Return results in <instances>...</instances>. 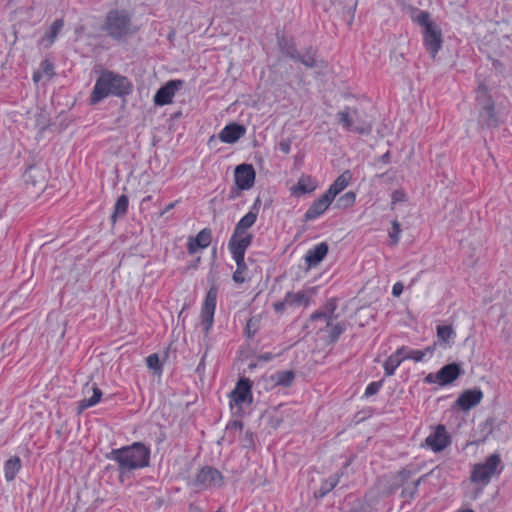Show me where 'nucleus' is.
Masks as SVG:
<instances>
[{
	"label": "nucleus",
	"instance_id": "f257e3e1",
	"mask_svg": "<svg viewBox=\"0 0 512 512\" xmlns=\"http://www.w3.org/2000/svg\"><path fill=\"white\" fill-rule=\"evenodd\" d=\"M107 458L116 461L120 472L124 473L148 466L150 450L144 444L137 442L131 446L113 449Z\"/></svg>",
	"mask_w": 512,
	"mask_h": 512
},
{
	"label": "nucleus",
	"instance_id": "f03ea898",
	"mask_svg": "<svg viewBox=\"0 0 512 512\" xmlns=\"http://www.w3.org/2000/svg\"><path fill=\"white\" fill-rule=\"evenodd\" d=\"M131 91V85L127 78L111 71L103 72L97 79L90 96L92 105L99 103L109 95L122 96Z\"/></svg>",
	"mask_w": 512,
	"mask_h": 512
},
{
	"label": "nucleus",
	"instance_id": "7ed1b4c3",
	"mask_svg": "<svg viewBox=\"0 0 512 512\" xmlns=\"http://www.w3.org/2000/svg\"><path fill=\"white\" fill-rule=\"evenodd\" d=\"M415 21L423 27V42L426 50L434 59L442 47V32L439 26L430 19V14L420 11Z\"/></svg>",
	"mask_w": 512,
	"mask_h": 512
},
{
	"label": "nucleus",
	"instance_id": "20e7f679",
	"mask_svg": "<svg viewBox=\"0 0 512 512\" xmlns=\"http://www.w3.org/2000/svg\"><path fill=\"white\" fill-rule=\"evenodd\" d=\"M476 101L480 107L479 123L487 128L498 127L499 117L495 104L484 84H480L476 91Z\"/></svg>",
	"mask_w": 512,
	"mask_h": 512
},
{
	"label": "nucleus",
	"instance_id": "39448f33",
	"mask_svg": "<svg viewBox=\"0 0 512 512\" xmlns=\"http://www.w3.org/2000/svg\"><path fill=\"white\" fill-rule=\"evenodd\" d=\"M131 17L124 10H111L108 12L104 29L113 39H121L130 33Z\"/></svg>",
	"mask_w": 512,
	"mask_h": 512
},
{
	"label": "nucleus",
	"instance_id": "423d86ee",
	"mask_svg": "<svg viewBox=\"0 0 512 512\" xmlns=\"http://www.w3.org/2000/svg\"><path fill=\"white\" fill-rule=\"evenodd\" d=\"M501 463L500 456L498 454L490 455L484 463H478L474 465L470 480L473 483L481 484L486 486L491 478L499 473L497 471L498 466Z\"/></svg>",
	"mask_w": 512,
	"mask_h": 512
},
{
	"label": "nucleus",
	"instance_id": "0eeeda50",
	"mask_svg": "<svg viewBox=\"0 0 512 512\" xmlns=\"http://www.w3.org/2000/svg\"><path fill=\"white\" fill-rule=\"evenodd\" d=\"M358 109L355 107H345L337 113L338 123L343 129L347 131H354L358 134H370L372 131V124L369 122L355 123V119L358 118Z\"/></svg>",
	"mask_w": 512,
	"mask_h": 512
},
{
	"label": "nucleus",
	"instance_id": "6e6552de",
	"mask_svg": "<svg viewBox=\"0 0 512 512\" xmlns=\"http://www.w3.org/2000/svg\"><path fill=\"white\" fill-rule=\"evenodd\" d=\"M223 484V476L220 471L213 467H204L196 475L193 486L196 491L208 488H218Z\"/></svg>",
	"mask_w": 512,
	"mask_h": 512
},
{
	"label": "nucleus",
	"instance_id": "1a4fd4ad",
	"mask_svg": "<svg viewBox=\"0 0 512 512\" xmlns=\"http://www.w3.org/2000/svg\"><path fill=\"white\" fill-rule=\"evenodd\" d=\"M257 219V212L249 211L245 216H243L239 222L236 224L233 235L231 236L228 246H235L237 243H240L241 240L245 241L248 239L247 247L250 246L252 242V234L247 233L246 230L254 225Z\"/></svg>",
	"mask_w": 512,
	"mask_h": 512
},
{
	"label": "nucleus",
	"instance_id": "9d476101",
	"mask_svg": "<svg viewBox=\"0 0 512 512\" xmlns=\"http://www.w3.org/2000/svg\"><path fill=\"white\" fill-rule=\"evenodd\" d=\"M47 174V169L44 165L29 166L23 174L27 188L35 193L43 191L46 187Z\"/></svg>",
	"mask_w": 512,
	"mask_h": 512
},
{
	"label": "nucleus",
	"instance_id": "9b49d317",
	"mask_svg": "<svg viewBox=\"0 0 512 512\" xmlns=\"http://www.w3.org/2000/svg\"><path fill=\"white\" fill-rule=\"evenodd\" d=\"M247 243L248 239L245 241L241 240L240 243H237L235 246H228L237 265L236 271L233 274V280L236 283H243L245 281L243 274L247 270V265L244 260L245 251L248 248Z\"/></svg>",
	"mask_w": 512,
	"mask_h": 512
},
{
	"label": "nucleus",
	"instance_id": "f8f14e48",
	"mask_svg": "<svg viewBox=\"0 0 512 512\" xmlns=\"http://www.w3.org/2000/svg\"><path fill=\"white\" fill-rule=\"evenodd\" d=\"M235 182L239 189L248 190L254 185L255 170L250 164H240L235 168Z\"/></svg>",
	"mask_w": 512,
	"mask_h": 512
},
{
	"label": "nucleus",
	"instance_id": "ddd939ff",
	"mask_svg": "<svg viewBox=\"0 0 512 512\" xmlns=\"http://www.w3.org/2000/svg\"><path fill=\"white\" fill-rule=\"evenodd\" d=\"M183 86L181 80H170L162 86L154 96V103L159 106H164L172 103V99L178 89Z\"/></svg>",
	"mask_w": 512,
	"mask_h": 512
},
{
	"label": "nucleus",
	"instance_id": "4468645a",
	"mask_svg": "<svg viewBox=\"0 0 512 512\" xmlns=\"http://www.w3.org/2000/svg\"><path fill=\"white\" fill-rule=\"evenodd\" d=\"M425 444L431 448L434 452L444 450L450 444V437L446 432L444 425H438L433 433H431L426 439Z\"/></svg>",
	"mask_w": 512,
	"mask_h": 512
},
{
	"label": "nucleus",
	"instance_id": "2eb2a0df",
	"mask_svg": "<svg viewBox=\"0 0 512 512\" xmlns=\"http://www.w3.org/2000/svg\"><path fill=\"white\" fill-rule=\"evenodd\" d=\"M216 299H217V290L215 288H211L205 299V303L202 309L201 317H202V325L204 326V330L207 332L213 324V317L216 308Z\"/></svg>",
	"mask_w": 512,
	"mask_h": 512
},
{
	"label": "nucleus",
	"instance_id": "dca6fc26",
	"mask_svg": "<svg viewBox=\"0 0 512 512\" xmlns=\"http://www.w3.org/2000/svg\"><path fill=\"white\" fill-rule=\"evenodd\" d=\"M483 393L479 388L468 389L457 398L455 405L462 411H469L476 407L482 400Z\"/></svg>",
	"mask_w": 512,
	"mask_h": 512
},
{
	"label": "nucleus",
	"instance_id": "f3484780",
	"mask_svg": "<svg viewBox=\"0 0 512 512\" xmlns=\"http://www.w3.org/2000/svg\"><path fill=\"white\" fill-rule=\"evenodd\" d=\"M231 406L235 405L241 408L244 403L251 402V386L248 379H242L230 394Z\"/></svg>",
	"mask_w": 512,
	"mask_h": 512
},
{
	"label": "nucleus",
	"instance_id": "a211bd4d",
	"mask_svg": "<svg viewBox=\"0 0 512 512\" xmlns=\"http://www.w3.org/2000/svg\"><path fill=\"white\" fill-rule=\"evenodd\" d=\"M332 201L333 200L326 193H324L307 209L304 215L305 220L310 221L322 215L328 209Z\"/></svg>",
	"mask_w": 512,
	"mask_h": 512
},
{
	"label": "nucleus",
	"instance_id": "6ab92c4d",
	"mask_svg": "<svg viewBox=\"0 0 512 512\" xmlns=\"http://www.w3.org/2000/svg\"><path fill=\"white\" fill-rule=\"evenodd\" d=\"M245 132L246 129L244 126L231 123L221 130L219 133V139L224 143L232 144L239 140Z\"/></svg>",
	"mask_w": 512,
	"mask_h": 512
},
{
	"label": "nucleus",
	"instance_id": "aec40b11",
	"mask_svg": "<svg viewBox=\"0 0 512 512\" xmlns=\"http://www.w3.org/2000/svg\"><path fill=\"white\" fill-rule=\"evenodd\" d=\"M463 373L461 367L457 363H451L443 366L438 371L440 378V386H446L454 382Z\"/></svg>",
	"mask_w": 512,
	"mask_h": 512
},
{
	"label": "nucleus",
	"instance_id": "412c9836",
	"mask_svg": "<svg viewBox=\"0 0 512 512\" xmlns=\"http://www.w3.org/2000/svg\"><path fill=\"white\" fill-rule=\"evenodd\" d=\"M328 245L325 242H322L316 245L314 248L308 250L305 256V261L309 267L317 266L327 255L328 253Z\"/></svg>",
	"mask_w": 512,
	"mask_h": 512
},
{
	"label": "nucleus",
	"instance_id": "4be33fe9",
	"mask_svg": "<svg viewBox=\"0 0 512 512\" xmlns=\"http://www.w3.org/2000/svg\"><path fill=\"white\" fill-rule=\"evenodd\" d=\"M337 309V300L335 298L329 299L324 305V311L315 312L311 315L310 319H325L327 321V326L331 325V321L337 319L338 315H335V311Z\"/></svg>",
	"mask_w": 512,
	"mask_h": 512
},
{
	"label": "nucleus",
	"instance_id": "5701e85b",
	"mask_svg": "<svg viewBox=\"0 0 512 512\" xmlns=\"http://www.w3.org/2000/svg\"><path fill=\"white\" fill-rule=\"evenodd\" d=\"M352 176L350 171H344L340 176L336 178L333 184L325 192L332 200L342 192L349 184Z\"/></svg>",
	"mask_w": 512,
	"mask_h": 512
},
{
	"label": "nucleus",
	"instance_id": "b1692460",
	"mask_svg": "<svg viewBox=\"0 0 512 512\" xmlns=\"http://www.w3.org/2000/svg\"><path fill=\"white\" fill-rule=\"evenodd\" d=\"M316 189L315 181L308 175H302L297 184L291 188V193L295 196L311 193Z\"/></svg>",
	"mask_w": 512,
	"mask_h": 512
},
{
	"label": "nucleus",
	"instance_id": "393cba45",
	"mask_svg": "<svg viewBox=\"0 0 512 512\" xmlns=\"http://www.w3.org/2000/svg\"><path fill=\"white\" fill-rule=\"evenodd\" d=\"M405 351L406 347L402 346L387 358L384 363V370L387 376H392L397 367L404 361L403 353Z\"/></svg>",
	"mask_w": 512,
	"mask_h": 512
},
{
	"label": "nucleus",
	"instance_id": "a878e982",
	"mask_svg": "<svg viewBox=\"0 0 512 512\" xmlns=\"http://www.w3.org/2000/svg\"><path fill=\"white\" fill-rule=\"evenodd\" d=\"M89 391H92L93 395L90 398H85L79 402V412H82L83 410L96 405L101 399L102 391L96 386V384H93L90 387L87 383L84 388V393H88Z\"/></svg>",
	"mask_w": 512,
	"mask_h": 512
},
{
	"label": "nucleus",
	"instance_id": "bb28decb",
	"mask_svg": "<svg viewBox=\"0 0 512 512\" xmlns=\"http://www.w3.org/2000/svg\"><path fill=\"white\" fill-rule=\"evenodd\" d=\"M309 302L310 295L307 291L288 292L285 295V303H288V307L308 306Z\"/></svg>",
	"mask_w": 512,
	"mask_h": 512
},
{
	"label": "nucleus",
	"instance_id": "cd10ccee",
	"mask_svg": "<svg viewBox=\"0 0 512 512\" xmlns=\"http://www.w3.org/2000/svg\"><path fill=\"white\" fill-rule=\"evenodd\" d=\"M21 468V460L18 456H13L9 458L4 465L5 470V479L10 482L14 480L16 474L19 472Z\"/></svg>",
	"mask_w": 512,
	"mask_h": 512
},
{
	"label": "nucleus",
	"instance_id": "c85d7f7f",
	"mask_svg": "<svg viewBox=\"0 0 512 512\" xmlns=\"http://www.w3.org/2000/svg\"><path fill=\"white\" fill-rule=\"evenodd\" d=\"M334 5L340 7L342 13H346L350 16V24L353 21L354 14L357 8V0H331V6Z\"/></svg>",
	"mask_w": 512,
	"mask_h": 512
},
{
	"label": "nucleus",
	"instance_id": "c756f323",
	"mask_svg": "<svg viewBox=\"0 0 512 512\" xmlns=\"http://www.w3.org/2000/svg\"><path fill=\"white\" fill-rule=\"evenodd\" d=\"M129 205V200L126 195H121L114 206V212L111 216L113 222L116 221L117 217H122L126 214Z\"/></svg>",
	"mask_w": 512,
	"mask_h": 512
},
{
	"label": "nucleus",
	"instance_id": "7c9ffc66",
	"mask_svg": "<svg viewBox=\"0 0 512 512\" xmlns=\"http://www.w3.org/2000/svg\"><path fill=\"white\" fill-rule=\"evenodd\" d=\"M339 482L338 475H333L329 477L321 487L314 493L316 498H323L326 496Z\"/></svg>",
	"mask_w": 512,
	"mask_h": 512
},
{
	"label": "nucleus",
	"instance_id": "2f4dec72",
	"mask_svg": "<svg viewBox=\"0 0 512 512\" xmlns=\"http://www.w3.org/2000/svg\"><path fill=\"white\" fill-rule=\"evenodd\" d=\"M455 336V332L450 325L437 326V338L441 344H448L449 341Z\"/></svg>",
	"mask_w": 512,
	"mask_h": 512
},
{
	"label": "nucleus",
	"instance_id": "473e14b6",
	"mask_svg": "<svg viewBox=\"0 0 512 512\" xmlns=\"http://www.w3.org/2000/svg\"><path fill=\"white\" fill-rule=\"evenodd\" d=\"M295 378V374L292 370L280 371L273 377L274 381L278 385L289 386Z\"/></svg>",
	"mask_w": 512,
	"mask_h": 512
},
{
	"label": "nucleus",
	"instance_id": "72a5a7b5",
	"mask_svg": "<svg viewBox=\"0 0 512 512\" xmlns=\"http://www.w3.org/2000/svg\"><path fill=\"white\" fill-rule=\"evenodd\" d=\"M279 46L282 54L292 59H296L298 57V51L292 42L285 39H281L279 41Z\"/></svg>",
	"mask_w": 512,
	"mask_h": 512
},
{
	"label": "nucleus",
	"instance_id": "f704fd0d",
	"mask_svg": "<svg viewBox=\"0 0 512 512\" xmlns=\"http://www.w3.org/2000/svg\"><path fill=\"white\" fill-rule=\"evenodd\" d=\"M63 26H64L63 19H56L52 23L49 32L45 36L48 39L49 44H52L55 41L56 37L58 36L59 32L62 30Z\"/></svg>",
	"mask_w": 512,
	"mask_h": 512
},
{
	"label": "nucleus",
	"instance_id": "c9c22d12",
	"mask_svg": "<svg viewBox=\"0 0 512 512\" xmlns=\"http://www.w3.org/2000/svg\"><path fill=\"white\" fill-rule=\"evenodd\" d=\"M35 122H36L35 125L39 129V131H43L44 129H46L49 126L50 117L46 111L40 109L35 114Z\"/></svg>",
	"mask_w": 512,
	"mask_h": 512
},
{
	"label": "nucleus",
	"instance_id": "e433bc0d",
	"mask_svg": "<svg viewBox=\"0 0 512 512\" xmlns=\"http://www.w3.org/2000/svg\"><path fill=\"white\" fill-rule=\"evenodd\" d=\"M331 328L329 338L331 342H335L339 336L344 332L346 329V325L343 322H338L336 324H333V321H331V325L329 326Z\"/></svg>",
	"mask_w": 512,
	"mask_h": 512
},
{
	"label": "nucleus",
	"instance_id": "4c0bfd02",
	"mask_svg": "<svg viewBox=\"0 0 512 512\" xmlns=\"http://www.w3.org/2000/svg\"><path fill=\"white\" fill-rule=\"evenodd\" d=\"M296 60L300 61L303 65L309 68L316 66L315 53L312 51V49H309L303 56L298 53Z\"/></svg>",
	"mask_w": 512,
	"mask_h": 512
},
{
	"label": "nucleus",
	"instance_id": "58836bf2",
	"mask_svg": "<svg viewBox=\"0 0 512 512\" xmlns=\"http://www.w3.org/2000/svg\"><path fill=\"white\" fill-rule=\"evenodd\" d=\"M201 248H206L211 242V231L207 228L202 229L195 237Z\"/></svg>",
	"mask_w": 512,
	"mask_h": 512
},
{
	"label": "nucleus",
	"instance_id": "ea45409f",
	"mask_svg": "<svg viewBox=\"0 0 512 512\" xmlns=\"http://www.w3.org/2000/svg\"><path fill=\"white\" fill-rule=\"evenodd\" d=\"M146 364L149 369L153 370L155 373H161V365L159 361V357L157 354H151L146 358Z\"/></svg>",
	"mask_w": 512,
	"mask_h": 512
},
{
	"label": "nucleus",
	"instance_id": "a19ab883",
	"mask_svg": "<svg viewBox=\"0 0 512 512\" xmlns=\"http://www.w3.org/2000/svg\"><path fill=\"white\" fill-rule=\"evenodd\" d=\"M404 360L405 359H411L415 362H421L424 360V353H422V350H412L406 348V351L403 353Z\"/></svg>",
	"mask_w": 512,
	"mask_h": 512
},
{
	"label": "nucleus",
	"instance_id": "79ce46f5",
	"mask_svg": "<svg viewBox=\"0 0 512 512\" xmlns=\"http://www.w3.org/2000/svg\"><path fill=\"white\" fill-rule=\"evenodd\" d=\"M401 233V226L397 220L392 222V231L389 233L392 245H396L399 242Z\"/></svg>",
	"mask_w": 512,
	"mask_h": 512
},
{
	"label": "nucleus",
	"instance_id": "37998d69",
	"mask_svg": "<svg viewBox=\"0 0 512 512\" xmlns=\"http://www.w3.org/2000/svg\"><path fill=\"white\" fill-rule=\"evenodd\" d=\"M40 71L49 80L54 75V66L49 60L42 61Z\"/></svg>",
	"mask_w": 512,
	"mask_h": 512
},
{
	"label": "nucleus",
	"instance_id": "c03bdc74",
	"mask_svg": "<svg viewBox=\"0 0 512 512\" xmlns=\"http://www.w3.org/2000/svg\"><path fill=\"white\" fill-rule=\"evenodd\" d=\"M355 199V193L349 191L340 197L339 202H341L344 207H349L354 204Z\"/></svg>",
	"mask_w": 512,
	"mask_h": 512
},
{
	"label": "nucleus",
	"instance_id": "a18cd8bd",
	"mask_svg": "<svg viewBox=\"0 0 512 512\" xmlns=\"http://www.w3.org/2000/svg\"><path fill=\"white\" fill-rule=\"evenodd\" d=\"M382 386V382L381 381H378V382H371L366 390H365V396L366 397H369V396H372V395H375L379 389L381 388Z\"/></svg>",
	"mask_w": 512,
	"mask_h": 512
},
{
	"label": "nucleus",
	"instance_id": "49530a36",
	"mask_svg": "<svg viewBox=\"0 0 512 512\" xmlns=\"http://www.w3.org/2000/svg\"><path fill=\"white\" fill-rule=\"evenodd\" d=\"M187 249L190 254H194L197 252V250L202 248L195 238H190L188 241Z\"/></svg>",
	"mask_w": 512,
	"mask_h": 512
},
{
	"label": "nucleus",
	"instance_id": "de8ad7c7",
	"mask_svg": "<svg viewBox=\"0 0 512 512\" xmlns=\"http://www.w3.org/2000/svg\"><path fill=\"white\" fill-rule=\"evenodd\" d=\"M424 382L427 383V384L438 383L440 385V378L438 376V372H436V373H429L424 378Z\"/></svg>",
	"mask_w": 512,
	"mask_h": 512
},
{
	"label": "nucleus",
	"instance_id": "09e8293b",
	"mask_svg": "<svg viewBox=\"0 0 512 512\" xmlns=\"http://www.w3.org/2000/svg\"><path fill=\"white\" fill-rule=\"evenodd\" d=\"M246 329H247L249 336L254 335L257 330L256 320H254L252 318L249 319L246 324Z\"/></svg>",
	"mask_w": 512,
	"mask_h": 512
},
{
	"label": "nucleus",
	"instance_id": "8fccbe9b",
	"mask_svg": "<svg viewBox=\"0 0 512 512\" xmlns=\"http://www.w3.org/2000/svg\"><path fill=\"white\" fill-rule=\"evenodd\" d=\"M287 306L288 303H285V298L282 301H278L273 304V308L276 313H283Z\"/></svg>",
	"mask_w": 512,
	"mask_h": 512
},
{
	"label": "nucleus",
	"instance_id": "3c124183",
	"mask_svg": "<svg viewBox=\"0 0 512 512\" xmlns=\"http://www.w3.org/2000/svg\"><path fill=\"white\" fill-rule=\"evenodd\" d=\"M403 292V284L400 282H397L392 287V295L395 297H399Z\"/></svg>",
	"mask_w": 512,
	"mask_h": 512
},
{
	"label": "nucleus",
	"instance_id": "603ef678",
	"mask_svg": "<svg viewBox=\"0 0 512 512\" xmlns=\"http://www.w3.org/2000/svg\"><path fill=\"white\" fill-rule=\"evenodd\" d=\"M437 345H438V343L435 342V343H433V345H430V346L426 347L424 350H422V353H424V358L426 356L431 357L433 355L434 351L436 350Z\"/></svg>",
	"mask_w": 512,
	"mask_h": 512
},
{
	"label": "nucleus",
	"instance_id": "864d4df0",
	"mask_svg": "<svg viewBox=\"0 0 512 512\" xmlns=\"http://www.w3.org/2000/svg\"><path fill=\"white\" fill-rule=\"evenodd\" d=\"M437 345H438V343L435 342V343H433V345H430V346L426 347L424 350H422V353H424V358L426 356L431 357L433 355L434 351L436 350Z\"/></svg>",
	"mask_w": 512,
	"mask_h": 512
},
{
	"label": "nucleus",
	"instance_id": "5fc2aeb1",
	"mask_svg": "<svg viewBox=\"0 0 512 512\" xmlns=\"http://www.w3.org/2000/svg\"><path fill=\"white\" fill-rule=\"evenodd\" d=\"M242 428H243V423L241 421H238V420H235V421L231 422L227 426L228 430H239V431H241Z\"/></svg>",
	"mask_w": 512,
	"mask_h": 512
},
{
	"label": "nucleus",
	"instance_id": "6e6d98bb",
	"mask_svg": "<svg viewBox=\"0 0 512 512\" xmlns=\"http://www.w3.org/2000/svg\"><path fill=\"white\" fill-rule=\"evenodd\" d=\"M280 150L284 153H289L290 151V142L289 141H281L279 144Z\"/></svg>",
	"mask_w": 512,
	"mask_h": 512
},
{
	"label": "nucleus",
	"instance_id": "4d7b16f0",
	"mask_svg": "<svg viewBox=\"0 0 512 512\" xmlns=\"http://www.w3.org/2000/svg\"><path fill=\"white\" fill-rule=\"evenodd\" d=\"M179 203V200H176L175 202H172L168 204L163 211L160 212L159 216H163L168 211L172 210L177 204Z\"/></svg>",
	"mask_w": 512,
	"mask_h": 512
},
{
	"label": "nucleus",
	"instance_id": "13d9d810",
	"mask_svg": "<svg viewBox=\"0 0 512 512\" xmlns=\"http://www.w3.org/2000/svg\"><path fill=\"white\" fill-rule=\"evenodd\" d=\"M43 76L44 75L42 74V72L40 70H38V71L34 72V74H33V81L35 83H37L42 79Z\"/></svg>",
	"mask_w": 512,
	"mask_h": 512
},
{
	"label": "nucleus",
	"instance_id": "bf43d9fd",
	"mask_svg": "<svg viewBox=\"0 0 512 512\" xmlns=\"http://www.w3.org/2000/svg\"><path fill=\"white\" fill-rule=\"evenodd\" d=\"M393 202L400 201L402 199V193L395 191L392 195Z\"/></svg>",
	"mask_w": 512,
	"mask_h": 512
},
{
	"label": "nucleus",
	"instance_id": "052dcab7",
	"mask_svg": "<svg viewBox=\"0 0 512 512\" xmlns=\"http://www.w3.org/2000/svg\"><path fill=\"white\" fill-rule=\"evenodd\" d=\"M259 359L263 360V361H269L272 359V355L270 353H265V354L260 355Z\"/></svg>",
	"mask_w": 512,
	"mask_h": 512
},
{
	"label": "nucleus",
	"instance_id": "680f3d73",
	"mask_svg": "<svg viewBox=\"0 0 512 512\" xmlns=\"http://www.w3.org/2000/svg\"><path fill=\"white\" fill-rule=\"evenodd\" d=\"M421 479H422V478L418 479L417 481H415V482L413 483V490H412V491H411V493H410V496H411V497H413L414 493L417 491V488H418V485H419V483H420Z\"/></svg>",
	"mask_w": 512,
	"mask_h": 512
},
{
	"label": "nucleus",
	"instance_id": "e2e57ef3",
	"mask_svg": "<svg viewBox=\"0 0 512 512\" xmlns=\"http://www.w3.org/2000/svg\"><path fill=\"white\" fill-rule=\"evenodd\" d=\"M260 204V199L257 198L251 211L257 212V206Z\"/></svg>",
	"mask_w": 512,
	"mask_h": 512
},
{
	"label": "nucleus",
	"instance_id": "0e129e2a",
	"mask_svg": "<svg viewBox=\"0 0 512 512\" xmlns=\"http://www.w3.org/2000/svg\"><path fill=\"white\" fill-rule=\"evenodd\" d=\"M151 199H152V196H151V195H149V196L145 197V198L142 200V204H144L146 201H151Z\"/></svg>",
	"mask_w": 512,
	"mask_h": 512
},
{
	"label": "nucleus",
	"instance_id": "69168bd1",
	"mask_svg": "<svg viewBox=\"0 0 512 512\" xmlns=\"http://www.w3.org/2000/svg\"><path fill=\"white\" fill-rule=\"evenodd\" d=\"M389 158V153L383 155V160L386 161Z\"/></svg>",
	"mask_w": 512,
	"mask_h": 512
},
{
	"label": "nucleus",
	"instance_id": "338daca9",
	"mask_svg": "<svg viewBox=\"0 0 512 512\" xmlns=\"http://www.w3.org/2000/svg\"><path fill=\"white\" fill-rule=\"evenodd\" d=\"M460 512H474L472 509H465V510H462Z\"/></svg>",
	"mask_w": 512,
	"mask_h": 512
}]
</instances>
